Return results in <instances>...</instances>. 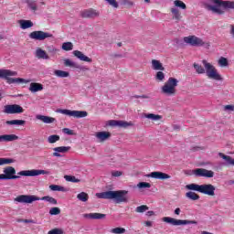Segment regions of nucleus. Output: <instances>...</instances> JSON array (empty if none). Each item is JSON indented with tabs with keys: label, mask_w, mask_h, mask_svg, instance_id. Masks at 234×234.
I'll return each mask as SVG.
<instances>
[{
	"label": "nucleus",
	"mask_w": 234,
	"mask_h": 234,
	"mask_svg": "<svg viewBox=\"0 0 234 234\" xmlns=\"http://www.w3.org/2000/svg\"><path fill=\"white\" fill-rule=\"evenodd\" d=\"M151 67L153 70H165V68H164V64H162V62L158 59H152Z\"/></svg>",
	"instance_id": "nucleus-25"
},
{
	"label": "nucleus",
	"mask_w": 234,
	"mask_h": 234,
	"mask_svg": "<svg viewBox=\"0 0 234 234\" xmlns=\"http://www.w3.org/2000/svg\"><path fill=\"white\" fill-rule=\"evenodd\" d=\"M56 112H58V114H64L65 116H69V118H87V116H89V112L85 111L58 109Z\"/></svg>",
	"instance_id": "nucleus-11"
},
{
	"label": "nucleus",
	"mask_w": 234,
	"mask_h": 234,
	"mask_svg": "<svg viewBox=\"0 0 234 234\" xmlns=\"http://www.w3.org/2000/svg\"><path fill=\"white\" fill-rule=\"evenodd\" d=\"M83 218H88L89 220H103L107 215L102 213H88L82 215Z\"/></svg>",
	"instance_id": "nucleus-18"
},
{
	"label": "nucleus",
	"mask_w": 234,
	"mask_h": 234,
	"mask_svg": "<svg viewBox=\"0 0 234 234\" xmlns=\"http://www.w3.org/2000/svg\"><path fill=\"white\" fill-rule=\"evenodd\" d=\"M4 174H0V180H17L21 176H39V175H50L47 170L32 169L22 170L16 175V168L13 166H6L3 169Z\"/></svg>",
	"instance_id": "nucleus-1"
},
{
	"label": "nucleus",
	"mask_w": 234,
	"mask_h": 234,
	"mask_svg": "<svg viewBox=\"0 0 234 234\" xmlns=\"http://www.w3.org/2000/svg\"><path fill=\"white\" fill-rule=\"evenodd\" d=\"M59 213H61V209H59V207H52L49 210V215H59Z\"/></svg>",
	"instance_id": "nucleus-48"
},
{
	"label": "nucleus",
	"mask_w": 234,
	"mask_h": 234,
	"mask_svg": "<svg viewBox=\"0 0 234 234\" xmlns=\"http://www.w3.org/2000/svg\"><path fill=\"white\" fill-rule=\"evenodd\" d=\"M53 151H55L53 153V156H56L57 158H61L62 155L59 153H69V151H70V146L55 147L53 148Z\"/></svg>",
	"instance_id": "nucleus-20"
},
{
	"label": "nucleus",
	"mask_w": 234,
	"mask_h": 234,
	"mask_svg": "<svg viewBox=\"0 0 234 234\" xmlns=\"http://www.w3.org/2000/svg\"><path fill=\"white\" fill-rule=\"evenodd\" d=\"M62 132L64 133V134H68L69 136H72L74 134V131L69 128L62 129Z\"/></svg>",
	"instance_id": "nucleus-51"
},
{
	"label": "nucleus",
	"mask_w": 234,
	"mask_h": 234,
	"mask_svg": "<svg viewBox=\"0 0 234 234\" xmlns=\"http://www.w3.org/2000/svg\"><path fill=\"white\" fill-rule=\"evenodd\" d=\"M144 118H147V120H151L152 122H160V120H162V115L154 113H145Z\"/></svg>",
	"instance_id": "nucleus-30"
},
{
	"label": "nucleus",
	"mask_w": 234,
	"mask_h": 234,
	"mask_svg": "<svg viewBox=\"0 0 234 234\" xmlns=\"http://www.w3.org/2000/svg\"><path fill=\"white\" fill-rule=\"evenodd\" d=\"M16 140H19V136L14 133L0 135V144H3V142H16Z\"/></svg>",
	"instance_id": "nucleus-22"
},
{
	"label": "nucleus",
	"mask_w": 234,
	"mask_h": 234,
	"mask_svg": "<svg viewBox=\"0 0 234 234\" xmlns=\"http://www.w3.org/2000/svg\"><path fill=\"white\" fill-rule=\"evenodd\" d=\"M81 16L82 17H86L88 19H94L95 17L100 16V11L94 8L85 9L82 11Z\"/></svg>",
	"instance_id": "nucleus-16"
},
{
	"label": "nucleus",
	"mask_w": 234,
	"mask_h": 234,
	"mask_svg": "<svg viewBox=\"0 0 234 234\" xmlns=\"http://www.w3.org/2000/svg\"><path fill=\"white\" fill-rule=\"evenodd\" d=\"M229 28H230L229 34H230L231 37H233V39H234V25H230Z\"/></svg>",
	"instance_id": "nucleus-55"
},
{
	"label": "nucleus",
	"mask_w": 234,
	"mask_h": 234,
	"mask_svg": "<svg viewBox=\"0 0 234 234\" xmlns=\"http://www.w3.org/2000/svg\"><path fill=\"white\" fill-rule=\"evenodd\" d=\"M49 189L51 191H62V192L66 191L65 187H63L61 186H58V185H51V186H49Z\"/></svg>",
	"instance_id": "nucleus-46"
},
{
	"label": "nucleus",
	"mask_w": 234,
	"mask_h": 234,
	"mask_svg": "<svg viewBox=\"0 0 234 234\" xmlns=\"http://www.w3.org/2000/svg\"><path fill=\"white\" fill-rule=\"evenodd\" d=\"M165 80V73L162 70H159L155 74V80L156 81H164Z\"/></svg>",
	"instance_id": "nucleus-41"
},
{
	"label": "nucleus",
	"mask_w": 234,
	"mask_h": 234,
	"mask_svg": "<svg viewBox=\"0 0 234 234\" xmlns=\"http://www.w3.org/2000/svg\"><path fill=\"white\" fill-rule=\"evenodd\" d=\"M52 37H54L52 33L41 30L33 31L29 34V38L34 39V41H45V39H50Z\"/></svg>",
	"instance_id": "nucleus-12"
},
{
	"label": "nucleus",
	"mask_w": 234,
	"mask_h": 234,
	"mask_svg": "<svg viewBox=\"0 0 234 234\" xmlns=\"http://www.w3.org/2000/svg\"><path fill=\"white\" fill-rule=\"evenodd\" d=\"M176 87H178V80L170 77L161 87V92L165 96H176Z\"/></svg>",
	"instance_id": "nucleus-7"
},
{
	"label": "nucleus",
	"mask_w": 234,
	"mask_h": 234,
	"mask_svg": "<svg viewBox=\"0 0 234 234\" xmlns=\"http://www.w3.org/2000/svg\"><path fill=\"white\" fill-rule=\"evenodd\" d=\"M144 3H151V0H144Z\"/></svg>",
	"instance_id": "nucleus-62"
},
{
	"label": "nucleus",
	"mask_w": 234,
	"mask_h": 234,
	"mask_svg": "<svg viewBox=\"0 0 234 234\" xmlns=\"http://www.w3.org/2000/svg\"><path fill=\"white\" fill-rule=\"evenodd\" d=\"M125 229L124 228H121V227H117V228H114V229H112L110 230V233H113V234H123L125 233Z\"/></svg>",
	"instance_id": "nucleus-44"
},
{
	"label": "nucleus",
	"mask_w": 234,
	"mask_h": 234,
	"mask_svg": "<svg viewBox=\"0 0 234 234\" xmlns=\"http://www.w3.org/2000/svg\"><path fill=\"white\" fill-rule=\"evenodd\" d=\"M48 234H63V229H53L48 232Z\"/></svg>",
	"instance_id": "nucleus-49"
},
{
	"label": "nucleus",
	"mask_w": 234,
	"mask_h": 234,
	"mask_svg": "<svg viewBox=\"0 0 234 234\" xmlns=\"http://www.w3.org/2000/svg\"><path fill=\"white\" fill-rule=\"evenodd\" d=\"M18 23L22 30H27V28H32L34 27V23L31 20H19Z\"/></svg>",
	"instance_id": "nucleus-27"
},
{
	"label": "nucleus",
	"mask_w": 234,
	"mask_h": 234,
	"mask_svg": "<svg viewBox=\"0 0 234 234\" xmlns=\"http://www.w3.org/2000/svg\"><path fill=\"white\" fill-rule=\"evenodd\" d=\"M24 222H25V224H31L32 220L31 219H25Z\"/></svg>",
	"instance_id": "nucleus-60"
},
{
	"label": "nucleus",
	"mask_w": 234,
	"mask_h": 234,
	"mask_svg": "<svg viewBox=\"0 0 234 234\" xmlns=\"http://www.w3.org/2000/svg\"><path fill=\"white\" fill-rule=\"evenodd\" d=\"M105 1L113 8H118V6H119L118 2H116V0H105Z\"/></svg>",
	"instance_id": "nucleus-50"
},
{
	"label": "nucleus",
	"mask_w": 234,
	"mask_h": 234,
	"mask_svg": "<svg viewBox=\"0 0 234 234\" xmlns=\"http://www.w3.org/2000/svg\"><path fill=\"white\" fill-rule=\"evenodd\" d=\"M218 67H221V69H224L226 67H229V62L228 61V58L224 57H220L218 60Z\"/></svg>",
	"instance_id": "nucleus-31"
},
{
	"label": "nucleus",
	"mask_w": 234,
	"mask_h": 234,
	"mask_svg": "<svg viewBox=\"0 0 234 234\" xmlns=\"http://www.w3.org/2000/svg\"><path fill=\"white\" fill-rule=\"evenodd\" d=\"M202 65L195 62L193 67L197 74H206L208 80H214L215 81H224V78L222 75L218 73V69L211 64V62L207 61V59H203L201 61Z\"/></svg>",
	"instance_id": "nucleus-2"
},
{
	"label": "nucleus",
	"mask_w": 234,
	"mask_h": 234,
	"mask_svg": "<svg viewBox=\"0 0 234 234\" xmlns=\"http://www.w3.org/2000/svg\"><path fill=\"white\" fill-rule=\"evenodd\" d=\"M64 178L67 182H72L73 184H78L80 182V180L76 178L74 176H65Z\"/></svg>",
	"instance_id": "nucleus-42"
},
{
	"label": "nucleus",
	"mask_w": 234,
	"mask_h": 234,
	"mask_svg": "<svg viewBox=\"0 0 234 234\" xmlns=\"http://www.w3.org/2000/svg\"><path fill=\"white\" fill-rule=\"evenodd\" d=\"M6 125H25L27 123L24 120H11L5 122Z\"/></svg>",
	"instance_id": "nucleus-35"
},
{
	"label": "nucleus",
	"mask_w": 234,
	"mask_h": 234,
	"mask_svg": "<svg viewBox=\"0 0 234 234\" xmlns=\"http://www.w3.org/2000/svg\"><path fill=\"white\" fill-rule=\"evenodd\" d=\"M183 41L184 43H186V45H190V47H203V48L207 49H209L211 47V43H209V41H206L197 36L185 37Z\"/></svg>",
	"instance_id": "nucleus-8"
},
{
	"label": "nucleus",
	"mask_w": 234,
	"mask_h": 234,
	"mask_svg": "<svg viewBox=\"0 0 234 234\" xmlns=\"http://www.w3.org/2000/svg\"><path fill=\"white\" fill-rule=\"evenodd\" d=\"M64 65H65V67H71V69H81V66H80L78 63L72 61L70 58H65Z\"/></svg>",
	"instance_id": "nucleus-29"
},
{
	"label": "nucleus",
	"mask_w": 234,
	"mask_h": 234,
	"mask_svg": "<svg viewBox=\"0 0 234 234\" xmlns=\"http://www.w3.org/2000/svg\"><path fill=\"white\" fill-rule=\"evenodd\" d=\"M195 176H203L205 178H213L215 172L204 168H197L192 171Z\"/></svg>",
	"instance_id": "nucleus-14"
},
{
	"label": "nucleus",
	"mask_w": 234,
	"mask_h": 234,
	"mask_svg": "<svg viewBox=\"0 0 234 234\" xmlns=\"http://www.w3.org/2000/svg\"><path fill=\"white\" fill-rule=\"evenodd\" d=\"M36 119L39 120L40 122H43V123H54V122H56V118L41 114L36 115Z\"/></svg>",
	"instance_id": "nucleus-23"
},
{
	"label": "nucleus",
	"mask_w": 234,
	"mask_h": 234,
	"mask_svg": "<svg viewBox=\"0 0 234 234\" xmlns=\"http://www.w3.org/2000/svg\"><path fill=\"white\" fill-rule=\"evenodd\" d=\"M225 10H234V1H223Z\"/></svg>",
	"instance_id": "nucleus-40"
},
{
	"label": "nucleus",
	"mask_w": 234,
	"mask_h": 234,
	"mask_svg": "<svg viewBox=\"0 0 234 234\" xmlns=\"http://www.w3.org/2000/svg\"><path fill=\"white\" fill-rule=\"evenodd\" d=\"M55 76H57V78H69V76H70V73H69L68 71H63L61 69H56L54 71Z\"/></svg>",
	"instance_id": "nucleus-32"
},
{
	"label": "nucleus",
	"mask_w": 234,
	"mask_h": 234,
	"mask_svg": "<svg viewBox=\"0 0 234 234\" xmlns=\"http://www.w3.org/2000/svg\"><path fill=\"white\" fill-rule=\"evenodd\" d=\"M10 164H16V160L12 158H0V165H10Z\"/></svg>",
	"instance_id": "nucleus-33"
},
{
	"label": "nucleus",
	"mask_w": 234,
	"mask_h": 234,
	"mask_svg": "<svg viewBox=\"0 0 234 234\" xmlns=\"http://www.w3.org/2000/svg\"><path fill=\"white\" fill-rule=\"evenodd\" d=\"M174 5L176 6V8H180L181 10H186V8H187V5H186V3H184L181 0H175Z\"/></svg>",
	"instance_id": "nucleus-37"
},
{
	"label": "nucleus",
	"mask_w": 234,
	"mask_h": 234,
	"mask_svg": "<svg viewBox=\"0 0 234 234\" xmlns=\"http://www.w3.org/2000/svg\"><path fill=\"white\" fill-rule=\"evenodd\" d=\"M147 217H153V215H154V211H148L146 213Z\"/></svg>",
	"instance_id": "nucleus-58"
},
{
	"label": "nucleus",
	"mask_w": 234,
	"mask_h": 234,
	"mask_svg": "<svg viewBox=\"0 0 234 234\" xmlns=\"http://www.w3.org/2000/svg\"><path fill=\"white\" fill-rule=\"evenodd\" d=\"M170 12L172 14V18L178 23L182 19V14L180 13V10L176 7H172L170 9Z\"/></svg>",
	"instance_id": "nucleus-24"
},
{
	"label": "nucleus",
	"mask_w": 234,
	"mask_h": 234,
	"mask_svg": "<svg viewBox=\"0 0 234 234\" xmlns=\"http://www.w3.org/2000/svg\"><path fill=\"white\" fill-rule=\"evenodd\" d=\"M122 175H123V173L122 171H112V176H114V177L122 176Z\"/></svg>",
	"instance_id": "nucleus-53"
},
{
	"label": "nucleus",
	"mask_w": 234,
	"mask_h": 234,
	"mask_svg": "<svg viewBox=\"0 0 234 234\" xmlns=\"http://www.w3.org/2000/svg\"><path fill=\"white\" fill-rule=\"evenodd\" d=\"M14 200L18 204H32V202H36L37 200H45L46 202H48L49 204H53L54 206L58 204V200H56V198L50 196L38 197L36 195H20V196H17Z\"/></svg>",
	"instance_id": "nucleus-4"
},
{
	"label": "nucleus",
	"mask_w": 234,
	"mask_h": 234,
	"mask_svg": "<svg viewBox=\"0 0 234 234\" xmlns=\"http://www.w3.org/2000/svg\"><path fill=\"white\" fill-rule=\"evenodd\" d=\"M106 125H109L110 127H121L122 129H127V127H133V122H128L126 121L110 120L107 122Z\"/></svg>",
	"instance_id": "nucleus-15"
},
{
	"label": "nucleus",
	"mask_w": 234,
	"mask_h": 234,
	"mask_svg": "<svg viewBox=\"0 0 234 234\" xmlns=\"http://www.w3.org/2000/svg\"><path fill=\"white\" fill-rule=\"evenodd\" d=\"M212 4L207 5V10L212 12V14H217L218 16H222L226 13V8L224 7V0H211Z\"/></svg>",
	"instance_id": "nucleus-9"
},
{
	"label": "nucleus",
	"mask_w": 234,
	"mask_h": 234,
	"mask_svg": "<svg viewBox=\"0 0 234 234\" xmlns=\"http://www.w3.org/2000/svg\"><path fill=\"white\" fill-rule=\"evenodd\" d=\"M144 226H146V228H151L153 226V221H145Z\"/></svg>",
	"instance_id": "nucleus-57"
},
{
	"label": "nucleus",
	"mask_w": 234,
	"mask_h": 234,
	"mask_svg": "<svg viewBox=\"0 0 234 234\" xmlns=\"http://www.w3.org/2000/svg\"><path fill=\"white\" fill-rule=\"evenodd\" d=\"M30 92H39L43 90V84L37 82H32L29 86Z\"/></svg>",
	"instance_id": "nucleus-28"
},
{
	"label": "nucleus",
	"mask_w": 234,
	"mask_h": 234,
	"mask_svg": "<svg viewBox=\"0 0 234 234\" xmlns=\"http://www.w3.org/2000/svg\"><path fill=\"white\" fill-rule=\"evenodd\" d=\"M224 111H229L230 112H232L234 111V105L224 106Z\"/></svg>",
	"instance_id": "nucleus-54"
},
{
	"label": "nucleus",
	"mask_w": 234,
	"mask_h": 234,
	"mask_svg": "<svg viewBox=\"0 0 234 234\" xmlns=\"http://www.w3.org/2000/svg\"><path fill=\"white\" fill-rule=\"evenodd\" d=\"M182 213V209H180V207H176L175 210H174V214L176 215H180Z\"/></svg>",
	"instance_id": "nucleus-56"
},
{
	"label": "nucleus",
	"mask_w": 234,
	"mask_h": 234,
	"mask_svg": "<svg viewBox=\"0 0 234 234\" xmlns=\"http://www.w3.org/2000/svg\"><path fill=\"white\" fill-rule=\"evenodd\" d=\"M186 189L189 191H197V193H201L202 195H207V197H215V186L211 184H203L197 185L195 183L189 184L186 186Z\"/></svg>",
	"instance_id": "nucleus-6"
},
{
	"label": "nucleus",
	"mask_w": 234,
	"mask_h": 234,
	"mask_svg": "<svg viewBox=\"0 0 234 234\" xmlns=\"http://www.w3.org/2000/svg\"><path fill=\"white\" fill-rule=\"evenodd\" d=\"M163 222L166 224H171V226H187L189 224H194L197 226L198 222L197 220H189V219H176L171 217H165L163 218Z\"/></svg>",
	"instance_id": "nucleus-10"
},
{
	"label": "nucleus",
	"mask_w": 234,
	"mask_h": 234,
	"mask_svg": "<svg viewBox=\"0 0 234 234\" xmlns=\"http://www.w3.org/2000/svg\"><path fill=\"white\" fill-rule=\"evenodd\" d=\"M62 50L69 52L74 48V44L72 42H64L61 47Z\"/></svg>",
	"instance_id": "nucleus-38"
},
{
	"label": "nucleus",
	"mask_w": 234,
	"mask_h": 234,
	"mask_svg": "<svg viewBox=\"0 0 234 234\" xmlns=\"http://www.w3.org/2000/svg\"><path fill=\"white\" fill-rule=\"evenodd\" d=\"M57 50H58V49H56V48H53V49H52V52H56Z\"/></svg>",
	"instance_id": "nucleus-63"
},
{
	"label": "nucleus",
	"mask_w": 234,
	"mask_h": 234,
	"mask_svg": "<svg viewBox=\"0 0 234 234\" xmlns=\"http://www.w3.org/2000/svg\"><path fill=\"white\" fill-rule=\"evenodd\" d=\"M5 114H21L25 112V109L19 104H8L4 107Z\"/></svg>",
	"instance_id": "nucleus-13"
},
{
	"label": "nucleus",
	"mask_w": 234,
	"mask_h": 234,
	"mask_svg": "<svg viewBox=\"0 0 234 234\" xmlns=\"http://www.w3.org/2000/svg\"><path fill=\"white\" fill-rule=\"evenodd\" d=\"M14 76H17V71L0 69V80H5L8 85H12L14 83H16L17 85H21L22 83H30V80L14 78Z\"/></svg>",
	"instance_id": "nucleus-5"
},
{
	"label": "nucleus",
	"mask_w": 234,
	"mask_h": 234,
	"mask_svg": "<svg viewBox=\"0 0 234 234\" xmlns=\"http://www.w3.org/2000/svg\"><path fill=\"white\" fill-rule=\"evenodd\" d=\"M122 5H125L126 6H133L134 3L131 2V0H121Z\"/></svg>",
	"instance_id": "nucleus-52"
},
{
	"label": "nucleus",
	"mask_w": 234,
	"mask_h": 234,
	"mask_svg": "<svg viewBox=\"0 0 234 234\" xmlns=\"http://www.w3.org/2000/svg\"><path fill=\"white\" fill-rule=\"evenodd\" d=\"M136 98H143V99L147 100V99L149 98V96H147V95H142V96H136Z\"/></svg>",
	"instance_id": "nucleus-59"
},
{
	"label": "nucleus",
	"mask_w": 234,
	"mask_h": 234,
	"mask_svg": "<svg viewBox=\"0 0 234 234\" xmlns=\"http://www.w3.org/2000/svg\"><path fill=\"white\" fill-rule=\"evenodd\" d=\"M73 56L80 59V61H85L86 63H92V58L87 57L83 52L80 50H74L73 51Z\"/></svg>",
	"instance_id": "nucleus-19"
},
{
	"label": "nucleus",
	"mask_w": 234,
	"mask_h": 234,
	"mask_svg": "<svg viewBox=\"0 0 234 234\" xmlns=\"http://www.w3.org/2000/svg\"><path fill=\"white\" fill-rule=\"evenodd\" d=\"M148 177L150 178H155V180H168V178H171V176L163 173V172H152L148 175Z\"/></svg>",
	"instance_id": "nucleus-17"
},
{
	"label": "nucleus",
	"mask_w": 234,
	"mask_h": 234,
	"mask_svg": "<svg viewBox=\"0 0 234 234\" xmlns=\"http://www.w3.org/2000/svg\"><path fill=\"white\" fill-rule=\"evenodd\" d=\"M229 186H234V180H229Z\"/></svg>",
	"instance_id": "nucleus-61"
},
{
	"label": "nucleus",
	"mask_w": 234,
	"mask_h": 234,
	"mask_svg": "<svg viewBox=\"0 0 234 234\" xmlns=\"http://www.w3.org/2000/svg\"><path fill=\"white\" fill-rule=\"evenodd\" d=\"M149 209V207L143 205L135 208L136 213H145Z\"/></svg>",
	"instance_id": "nucleus-47"
},
{
	"label": "nucleus",
	"mask_w": 234,
	"mask_h": 234,
	"mask_svg": "<svg viewBox=\"0 0 234 234\" xmlns=\"http://www.w3.org/2000/svg\"><path fill=\"white\" fill-rule=\"evenodd\" d=\"M27 6L31 12H37V3L36 0H27Z\"/></svg>",
	"instance_id": "nucleus-34"
},
{
	"label": "nucleus",
	"mask_w": 234,
	"mask_h": 234,
	"mask_svg": "<svg viewBox=\"0 0 234 234\" xmlns=\"http://www.w3.org/2000/svg\"><path fill=\"white\" fill-rule=\"evenodd\" d=\"M48 144H56V142H59V135H50L48 137Z\"/></svg>",
	"instance_id": "nucleus-45"
},
{
	"label": "nucleus",
	"mask_w": 234,
	"mask_h": 234,
	"mask_svg": "<svg viewBox=\"0 0 234 234\" xmlns=\"http://www.w3.org/2000/svg\"><path fill=\"white\" fill-rule=\"evenodd\" d=\"M77 198L80 202H87L89 200V194H87L86 192H80L77 195Z\"/></svg>",
	"instance_id": "nucleus-39"
},
{
	"label": "nucleus",
	"mask_w": 234,
	"mask_h": 234,
	"mask_svg": "<svg viewBox=\"0 0 234 234\" xmlns=\"http://www.w3.org/2000/svg\"><path fill=\"white\" fill-rule=\"evenodd\" d=\"M186 197L189 198V200H198L200 198V196L193 191L186 192Z\"/></svg>",
	"instance_id": "nucleus-36"
},
{
	"label": "nucleus",
	"mask_w": 234,
	"mask_h": 234,
	"mask_svg": "<svg viewBox=\"0 0 234 234\" xmlns=\"http://www.w3.org/2000/svg\"><path fill=\"white\" fill-rule=\"evenodd\" d=\"M118 47H122V43H119V44H118Z\"/></svg>",
	"instance_id": "nucleus-64"
},
{
	"label": "nucleus",
	"mask_w": 234,
	"mask_h": 234,
	"mask_svg": "<svg viewBox=\"0 0 234 234\" xmlns=\"http://www.w3.org/2000/svg\"><path fill=\"white\" fill-rule=\"evenodd\" d=\"M95 138L98 140V142H106V140H109L111 138V133L110 132H97L95 133Z\"/></svg>",
	"instance_id": "nucleus-21"
},
{
	"label": "nucleus",
	"mask_w": 234,
	"mask_h": 234,
	"mask_svg": "<svg viewBox=\"0 0 234 234\" xmlns=\"http://www.w3.org/2000/svg\"><path fill=\"white\" fill-rule=\"evenodd\" d=\"M35 56L36 58H37V59H50V57H48V54H47V51L41 48H37Z\"/></svg>",
	"instance_id": "nucleus-26"
},
{
	"label": "nucleus",
	"mask_w": 234,
	"mask_h": 234,
	"mask_svg": "<svg viewBox=\"0 0 234 234\" xmlns=\"http://www.w3.org/2000/svg\"><path fill=\"white\" fill-rule=\"evenodd\" d=\"M138 189H151V183L140 182L137 184Z\"/></svg>",
	"instance_id": "nucleus-43"
},
{
	"label": "nucleus",
	"mask_w": 234,
	"mask_h": 234,
	"mask_svg": "<svg viewBox=\"0 0 234 234\" xmlns=\"http://www.w3.org/2000/svg\"><path fill=\"white\" fill-rule=\"evenodd\" d=\"M126 190H119V191H106L101 193H97V198H102L104 200H113L115 204H123L129 202V197H127Z\"/></svg>",
	"instance_id": "nucleus-3"
}]
</instances>
